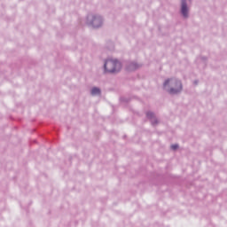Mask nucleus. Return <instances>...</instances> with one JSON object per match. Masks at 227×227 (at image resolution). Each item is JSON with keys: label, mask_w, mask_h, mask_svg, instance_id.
<instances>
[{"label": "nucleus", "mask_w": 227, "mask_h": 227, "mask_svg": "<svg viewBox=\"0 0 227 227\" xmlns=\"http://www.w3.org/2000/svg\"><path fill=\"white\" fill-rule=\"evenodd\" d=\"M163 89L171 95L179 94L183 90V84L176 78L168 79L163 83Z\"/></svg>", "instance_id": "nucleus-1"}, {"label": "nucleus", "mask_w": 227, "mask_h": 227, "mask_svg": "<svg viewBox=\"0 0 227 227\" xmlns=\"http://www.w3.org/2000/svg\"><path fill=\"white\" fill-rule=\"evenodd\" d=\"M121 68L122 65L118 59H108L105 61L104 69L106 73L117 74Z\"/></svg>", "instance_id": "nucleus-2"}, {"label": "nucleus", "mask_w": 227, "mask_h": 227, "mask_svg": "<svg viewBox=\"0 0 227 227\" xmlns=\"http://www.w3.org/2000/svg\"><path fill=\"white\" fill-rule=\"evenodd\" d=\"M87 24L92 26L94 28H98L103 25V18L99 14H88Z\"/></svg>", "instance_id": "nucleus-3"}, {"label": "nucleus", "mask_w": 227, "mask_h": 227, "mask_svg": "<svg viewBox=\"0 0 227 227\" xmlns=\"http://www.w3.org/2000/svg\"><path fill=\"white\" fill-rule=\"evenodd\" d=\"M190 9L187 5V0H181V14L184 19L189 18Z\"/></svg>", "instance_id": "nucleus-4"}, {"label": "nucleus", "mask_w": 227, "mask_h": 227, "mask_svg": "<svg viewBox=\"0 0 227 227\" xmlns=\"http://www.w3.org/2000/svg\"><path fill=\"white\" fill-rule=\"evenodd\" d=\"M146 117L151 121L153 125L158 124V120L153 112H147Z\"/></svg>", "instance_id": "nucleus-5"}, {"label": "nucleus", "mask_w": 227, "mask_h": 227, "mask_svg": "<svg viewBox=\"0 0 227 227\" xmlns=\"http://www.w3.org/2000/svg\"><path fill=\"white\" fill-rule=\"evenodd\" d=\"M140 67V65L135 63V62H130L128 66H127V69L129 71H135L137 69H138Z\"/></svg>", "instance_id": "nucleus-6"}, {"label": "nucleus", "mask_w": 227, "mask_h": 227, "mask_svg": "<svg viewBox=\"0 0 227 227\" xmlns=\"http://www.w3.org/2000/svg\"><path fill=\"white\" fill-rule=\"evenodd\" d=\"M90 94L92 96L101 95V90L99 88L94 87L91 89Z\"/></svg>", "instance_id": "nucleus-7"}, {"label": "nucleus", "mask_w": 227, "mask_h": 227, "mask_svg": "<svg viewBox=\"0 0 227 227\" xmlns=\"http://www.w3.org/2000/svg\"><path fill=\"white\" fill-rule=\"evenodd\" d=\"M179 145H171V149L176 151V149H178Z\"/></svg>", "instance_id": "nucleus-8"}]
</instances>
